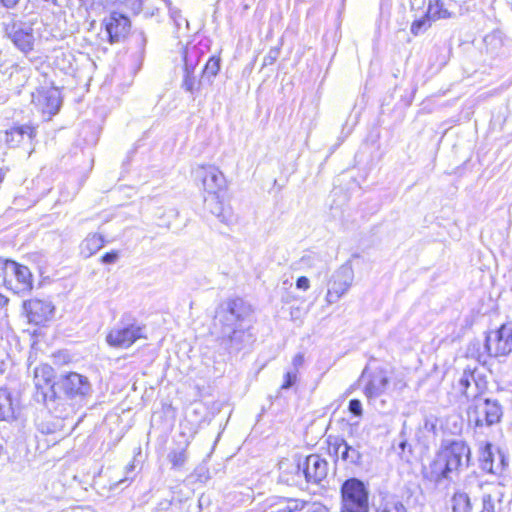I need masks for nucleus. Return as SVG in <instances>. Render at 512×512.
I'll return each mask as SVG.
<instances>
[{
  "label": "nucleus",
  "instance_id": "obj_1",
  "mask_svg": "<svg viewBox=\"0 0 512 512\" xmlns=\"http://www.w3.org/2000/svg\"><path fill=\"white\" fill-rule=\"evenodd\" d=\"M252 310L241 298L228 299L216 309L215 327L218 337L229 353H237L251 346L255 341L251 331Z\"/></svg>",
  "mask_w": 512,
  "mask_h": 512
},
{
  "label": "nucleus",
  "instance_id": "obj_2",
  "mask_svg": "<svg viewBox=\"0 0 512 512\" xmlns=\"http://www.w3.org/2000/svg\"><path fill=\"white\" fill-rule=\"evenodd\" d=\"M470 461L471 449L465 441L459 439L443 441L424 474L425 478L435 483L451 480L453 475H458L467 468Z\"/></svg>",
  "mask_w": 512,
  "mask_h": 512
},
{
  "label": "nucleus",
  "instance_id": "obj_3",
  "mask_svg": "<svg viewBox=\"0 0 512 512\" xmlns=\"http://www.w3.org/2000/svg\"><path fill=\"white\" fill-rule=\"evenodd\" d=\"M502 416L503 406L497 399L488 397L486 391L474 397L467 407L468 422L475 427H491L499 423Z\"/></svg>",
  "mask_w": 512,
  "mask_h": 512
},
{
  "label": "nucleus",
  "instance_id": "obj_4",
  "mask_svg": "<svg viewBox=\"0 0 512 512\" xmlns=\"http://www.w3.org/2000/svg\"><path fill=\"white\" fill-rule=\"evenodd\" d=\"M340 512H369V490L358 478H349L341 485Z\"/></svg>",
  "mask_w": 512,
  "mask_h": 512
},
{
  "label": "nucleus",
  "instance_id": "obj_5",
  "mask_svg": "<svg viewBox=\"0 0 512 512\" xmlns=\"http://www.w3.org/2000/svg\"><path fill=\"white\" fill-rule=\"evenodd\" d=\"M54 369L48 364H40L34 368L33 382L35 385L34 399L49 409H55V403L60 397L55 387Z\"/></svg>",
  "mask_w": 512,
  "mask_h": 512
},
{
  "label": "nucleus",
  "instance_id": "obj_6",
  "mask_svg": "<svg viewBox=\"0 0 512 512\" xmlns=\"http://www.w3.org/2000/svg\"><path fill=\"white\" fill-rule=\"evenodd\" d=\"M141 338H146L145 326L134 319L123 318L107 334L106 342L111 347L126 349Z\"/></svg>",
  "mask_w": 512,
  "mask_h": 512
},
{
  "label": "nucleus",
  "instance_id": "obj_7",
  "mask_svg": "<svg viewBox=\"0 0 512 512\" xmlns=\"http://www.w3.org/2000/svg\"><path fill=\"white\" fill-rule=\"evenodd\" d=\"M3 279L5 287L18 295L29 293L33 288L32 273L29 268L15 261H4Z\"/></svg>",
  "mask_w": 512,
  "mask_h": 512
},
{
  "label": "nucleus",
  "instance_id": "obj_8",
  "mask_svg": "<svg viewBox=\"0 0 512 512\" xmlns=\"http://www.w3.org/2000/svg\"><path fill=\"white\" fill-rule=\"evenodd\" d=\"M5 36L23 54H28L34 49L33 24L18 19H11L4 23Z\"/></svg>",
  "mask_w": 512,
  "mask_h": 512
},
{
  "label": "nucleus",
  "instance_id": "obj_9",
  "mask_svg": "<svg viewBox=\"0 0 512 512\" xmlns=\"http://www.w3.org/2000/svg\"><path fill=\"white\" fill-rule=\"evenodd\" d=\"M57 387L66 398L78 403L83 402L92 394V385L89 379L76 372L61 375L57 380Z\"/></svg>",
  "mask_w": 512,
  "mask_h": 512
},
{
  "label": "nucleus",
  "instance_id": "obj_10",
  "mask_svg": "<svg viewBox=\"0 0 512 512\" xmlns=\"http://www.w3.org/2000/svg\"><path fill=\"white\" fill-rule=\"evenodd\" d=\"M485 351L489 357L507 356L512 352V324L504 323L485 337Z\"/></svg>",
  "mask_w": 512,
  "mask_h": 512
},
{
  "label": "nucleus",
  "instance_id": "obj_11",
  "mask_svg": "<svg viewBox=\"0 0 512 512\" xmlns=\"http://www.w3.org/2000/svg\"><path fill=\"white\" fill-rule=\"evenodd\" d=\"M31 96L32 104L46 120H51L62 106L61 92L56 87H40Z\"/></svg>",
  "mask_w": 512,
  "mask_h": 512
},
{
  "label": "nucleus",
  "instance_id": "obj_12",
  "mask_svg": "<svg viewBox=\"0 0 512 512\" xmlns=\"http://www.w3.org/2000/svg\"><path fill=\"white\" fill-rule=\"evenodd\" d=\"M354 271L352 266L344 264L340 266L331 276L328 282L326 301L328 304L336 303L352 286Z\"/></svg>",
  "mask_w": 512,
  "mask_h": 512
},
{
  "label": "nucleus",
  "instance_id": "obj_13",
  "mask_svg": "<svg viewBox=\"0 0 512 512\" xmlns=\"http://www.w3.org/2000/svg\"><path fill=\"white\" fill-rule=\"evenodd\" d=\"M296 475L303 474L305 480L311 483H320L327 476L328 462L317 454L307 456L304 461L292 465Z\"/></svg>",
  "mask_w": 512,
  "mask_h": 512
},
{
  "label": "nucleus",
  "instance_id": "obj_14",
  "mask_svg": "<svg viewBox=\"0 0 512 512\" xmlns=\"http://www.w3.org/2000/svg\"><path fill=\"white\" fill-rule=\"evenodd\" d=\"M199 58L198 50L195 47L186 48L183 52L184 74L181 82V88L189 93L193 100L199 94L202 81L194 76V70Z\"/></svg>",
  "mask_w": 512,
  "mask_h": 512
},
{
  "label": "nucleus",
  "instance_id": "obj_15",
  "mask_svg": "<svg viewBox=\"0 0 512 512\" xmlns=\"http://www.w3.org/2000/svg\"><path fill=\"white\" fill-rule=\"evenodd\" d=\"M457 390L466 397L469 403L487 390L486 381L478 374L477 368H465L457 382Z\"/></svg>",
  "mask_w": 512,
  "mask_h": 512
},
{
  "label": "nucleus",
  "instance_id": "obj_16",
  "mask_svg": "<svg viewBox=\"0 0 512 512\" xmlns=\"http://www.w3.org/2000/svg\"><path fill=\"white\" fill-rule=\"evenodd\" d=\"M482 491L480 512H501L505 497V486L501 482H481Z\"/></svg>",
  "mask_w": 512,
  "mask_h": 512
},
{
  "label": "nucleus",
  "instance_id": "obj_17",
  "mask_svg": "<svg viewBox=\"0 0 512 512\" xmlns=\"http://www.w3.org/2000/svg\"><path fill=\"white\" fill-rule=\"evenodd\" d=\"M195 176L201 181L208 195L220 194L226 188L224 174L215 166H199L195 170Z\"/></svg>",
  "mask_w": 512,
  "mask_h": 512
},
{
  "label": "nucleus",
  "instance_id": "obj_18",
  "mask_svg": "<svg viewBox=\"0 0 512 512\" xmlns=\"http://www.w3.org/2000/svg\"><path fill=\"white\" fill-rule=\"evenodd\" d=\"M23 308L30 323L42 325L49 321L54 312V306L50 301L31 299L23 302Z\"/></svg>",
  "mask_w": 512,
  "mask_h": 512
},
{
  "label": "nucleus",
  "instance_id": "obj_19",
  "mask_svg": "<svg viewBox=\"0 0 512 512\" xmlns=\"http://www.w3.org/2000/svg\"><path fill=\"white\" fill-rule=\"evenodd\" d=\"M104 25L111 44L123 40L131 27L129 18L118 12H112L109 17L105 18Z\"/></svg>",
  "mask_w": 512,
  "mask_h": 512
},
{
  "label": "nucleus",
  "instance_id": "obj_20",
  "mask_svg": "<svg viewBox=\"0 0 512 512\" xmlns=\"http://www.w3.org/2000/svg\"><path fill=\"white\" fill-rule=\"evenodd\" d=\"M389 385V378L383 369H376L370 375V379L365 386L364 394L369 400L380 397L386 391Z\"/></svg>",
  "mask_w": 512,
  "mask_h": 512
},
{
  "label": "nucleus",
  "instance_id": "obj_21",
  "mask_svg": "<svg viewBox=\"0 0 512 512\" xmlns=\"http://www.w3.org/2000/svg\"><path fill=\"white\" fill-rule=\"evenodd\" d=\"M205 208L224 224H230L233 220L231 207L225 206L220 194L208 195L204 199Z\"/></svg>",
  "mask_w": 512,
  "mask_h": 512
},
{
  "label": "nucleus",
  "instance_id": "obj_22",
  "mask_svg": "<svg viewBox=\"0 0 512 512\" xmlns=\"http://www.w3.org/2000/svg\"><path fill=\"white\" fill-rule=\"evenodd\" d=\"M330 446L336 455H340L343 461L355 465L361 463L362 455L359 450L349 445L344 439L336 438L334 443L330 442Z\"/></svg>",
  "mask_w": 512,
  "mask_h": 512
},
{
  "label": "nucleus",
  "instance_id": "obj_23",
  "mask_svg": "<svg viewBox=\"0 0 512 512\" xmlns=\"http://www.w3.org/2000/svg\"><path fill=\"white\" fill-rule=\"evenodd\" d=\"M35 133V128L30 125L12 127L5 133V142L10 147H16L23 141L25 136L31 139Z\"/></svg>",
  "mask_w": 512,
  "mask_h": 512
},
{
  "label": "nucleus",
  "instance_id": "obj_24",
  "mask_svg": "<svg viewBox=\"0 0 512 512\" xmlns=\"http://www.w3.org/2000/svg\"><path fill=\"white\" fill-rule=\"evenodd\" d=\"M104 242V237L101 234H88L80 245L81 254L86 258L91 257L104 246Z\"/></svg>",
  "mask_w": 512,
  "mask_h": 512
},
{
  "label": "nucleus",
  "instance_id": "obj_25",
  "mask_svg": "<svg viewBox=\"0 0 512 512\" xmlns=\"http://www.w3.org/2000/svg\"><path fill=\"white\" fill-rule=\"evenodd\" d=\"M377 512H408L404 501L397 495H389L382 499Z\"/></svg>",
  "mask_w": 512,
  "mask_h": 512
},
{
  "label": "nucleus",
  "instance_id": "obj_26",
  "mask_svg": "<svg viewBox=\"0 0 512 512\" xmlns=\"http://www.w3.org/2000/svg\"><path fill=\"white\" fill-rule=\"evenodd\" d=\"M453 512H472V502L464 491H456L451 499Z\"/></svg>",
  "mask_w": 512,
  "mask_h": 512
},
{
  "label": "nucleus",
  "instance_id": "obj_27",
  "mask_svg": "<svg viewBox=\"0 0 512 512\" xmlns=\"http://www.w3.org/2000/svg\"><path fill=\"white\" fill-rule=\"evenodd\" d=\"M480 468L491 474H497V470L494 469L493 465V453L491 443L486 442L481 448L479 454Z\"/></svg>",
  "mask_w": 512,
  "mask_h": 512
},
{
  "label": "nucleus",
  "instance_id": "obj_28",
  "mask_svg": "<svg viewBox=\"0 0 512 512\" xmlns=\"http://www.w3.org/2000/svg\"><path fill=\"white\" fill-rule=\"evenodd\" d=\"M306 502L294 498H281L278 503L274 505L275 512H297L304 509Z\"/></svg>",
  "mask_w": 512,
  "mask_h": 512
},
{
  "label": "nucleus",
  "instance_id": "obj_29",
  "mask_svg": "<svg viewBox=\"0 0 512 512\" xmlns=\"http://www.w3.org/2000/svg\"><path fill=\"white\" fill-rule=\"evenodd\" d=\"M426 13L427 17L434 21L450 17V13L444 8L441 0H429Z\"/></svg>",
  "mask_w": 512,
  "mask_h": 512
},
{
  "label": "nucleus",
  "instance_id": "obj_30",
  "mask_svg": "<svg viewBox=\"0 0 512 512\" xmlns=\"http://www.w3.org/2000/svg\"><path fill=\"white\" fill-rule=\"evenodd\" d=\"M11 394L7 389H0V421L13 417Z\"/></svg>",
  "mask_w": 512,
  "mask_h": 512
},
{
  "label": "nucleus",
  "instance_id": "obj_31",
  "mask_svg": "<svg viewBox=\"0 0 512 512\" xmlns=\"http://www.w3.org/2000/svg\"><path fill=\"white\" fill-rule=\"evenodd\" d=\"M432 21H433L432 19L427 17V13L425 12V14L423 16H421L418 19H415L412 22L411 27H410L411 33L414 36H418L419 34L423 33L431 26Z\"/></svg>",
  "mask_w": 512,
  "mask_h": 512
},
{
  "label": "nucleus",
  "instance_id": "obj_32",
  "mask_svg": "<svg viewBox=\"0 0 512 512\" xmlns=\"http://www.w3.org/2000/svg\"><path fill=\"white\" fill-rule=\"evenodd\" d=\"M485 353L481 350V342L478 340L471 341L467 347V355L475 358L479 363H486Z\"/></svg>",
  "mask_w": 512,
  "mask_h": 512
},
{
  "label": "nucleus",
  "instance_id": "obj_33",
  "mask_svg": "<svg viewBox=\"0 0 512 512\" xmlns=\"http://www.w3.org/2000/svg\"><path fill=\"white\" fill-rule=\"evenodd\" d=\"M169 9L170 19L174 22L178 30L182 29L183 26L188 27V21L183 17L181 10L175 6H172L171 2L167 3Z\"/></svg>",
  "mask_w": 512,
  "mask_h": 512
},
{
  "label": "nucleus",
  "instance_id": "obj_34",
  "mask_svg": "<svg viewBox=\"0 0 512 512\" xmlns=\"http://www.w3.org/2000/svg\"><path fill=\"white\" fill-rule=\"evenodd\" d=\"M220 70V60L214 57H211L204 69H203V77L206 78L210 83H212V78H214Z\"/></svg>",
  "mask_w": 512,
  "mask_h": 512
},
{
  "label": "nucleus",
  "instance_id": "obj_35",
  "mask_svg": "<svg viewBox=\"0 0 512 512\" xmlns=\"http://www.w3.org/2000/svg\"><path fill=\"white\" fill-rule=\"evenodd\" d=\"M168 459L174 468L182 467L187 460L186 448L182 447L171 451L168 454Z\"/></svg>",
  "mask_w": 512,
  "mask_h": 512
},
{
  "label": "nucleus",
  "instance_id": "obj_36",
  "mask_svg": "<svg viewBox=\"0 0 512 512\" xmlns=\"http://www.w3.org/2000/svg\"><path fill=\"white\" fill-rule=\"evenodd\" d=\"M127 9L132 11L134 14H138L141 12L143 5L147 2V0H120Z\"/></svg>",
  "mask_w": 512,
  "mask_h": 512
},
{
  "label": "nucleus",
  "instance_id": "obj_37",
  "mask_svg": "<svg viewBox=\"0 0 512 512\" xmlns=\"http://www.w3.org/2000/svg\"><path fill=\"white\" fill-rule=\"evenodd\" d=\"M298 380V372L289 370L284 375V381L281 385V389L286 390L291 388Z\"/></svg>",
  "mask_w": 512,
  "mask_h": 512
},
{
  "label": "nucleus",
  "instance_id": "obj_38",
  "mask_svg": "<svg viewBox=\"0 0 512 512\" xmlns=\"http://www.w3.org/2000/svg\"><path fill=\"white\" fill-rule=\"evenodd\" d=\"M348 410L356 417H361L363 415L362 403L358 399H351L349 401Z\"/></svg>",
  "mask_w": 512,
  "mask_h": 512
},
{
  "label": "nucleus",
  "instance_id": "obj_39",
  "mask_svg": "<svg viewBox=\"0 0 512 512\" xmlns=\"http://www.w3.org/2000/svg\"><path fill=\"white\" fill-rule=\"evenodd\" d=\"M280 55V49L277 47L271 48L263 59V66L272 65L275 63Z\"/></svg>",
  "mask_w": 512,
  "mask_h": 512
},
{
  "label": "nucleus",
  "instance_id": "obj_40",
  "mask_svg": "<svg viewBox=\"0 0 512 512\" xmlns=\"http://www.w3.org/2000/svg\"><path fill=\"white\" fill-rule=\"evenodd\" d=\"M119 258V254L117 251H111V252H107L105 253L102 258H101V261L104 263V264H113L115 263Z\"/></svg>",
  "mask_w": 512,
  "mask_h": 512
},
{
  "label": "nucleus",
  "instance_id": "obj_41",
  "mask_svg": "<svg viewBox=\"0 0 512 512\" xmlns=\"http://www.w3.org/2000/svg\"><path fill=\"white\" fill-rule=\"evenodd\" d=\"M423 429L427 432L435 433L436 429V419L425 417L424 423H423Z\"/></svg>",
  "mask_w": 512,
  "mask_h": 512
},
{
  "label": "nucleus",
  "instance_id": "obj_42",
  "mask_svg": "<svg viewBox=\"0 0 512 512\" xmlns=\"http://www.w3.org/2000/svg\"><path fill=\"white\" fill-rule=\"evenodd\" d=\"M304 363V355L302 353H297L292 359V366L294 371L298 372L299 368Z\"/></svg>",
  "mask_w": 512,
  "mask_h": 512
},
{
  "label": "nucleus",
  "instance_id": "obj_43",
  "mask_svg": "<svg viewBox=\"0 0 512 512\" xmlns=\"http://www.w3.org/2000/svg\"><path fill=\"white\" fill-rule=\"evenodd\" d=\"M296 287L301 290H308L310 287V281L307 277L301 276L296 281Z\"/></svg>",
  "mask_w": 512,
  "mask_h": 512
},
{
  "label": "nucleus",
  "instance_id": "obj_44",
  "mask_svg": "<svg viewBox=\"0 0 512 512\" xmlns=\"http://www.w3.org/2000/svg\"><path fill=\"white\" fill-rule=\"evenodd\" d=\"M2 5L8 9L14 8L20 0H0Z\"/></svg>",
  "mask_w": 512,
  "mask_h": 512
},
{
  "label": "nucleus",
  "instance_id": "obj_45",
  "mask_svg": "<svg viewBox=\"0 0 512 512\" xmlns=\"http://www.w3.org/2000/svg\"><path fill=\"white\" fill-rule=\"evenodd\" d=\"M311 512H329V510L325 506H323L321 504L314 503L312 505Z\"/></svg>",
  "mask_w": 512,
  "mask_h": 512
},
{
  "label": "nucleus",
  "instance_id": "obj_46",
  "mask_svg": "<svg viewBox=\"0 0 512 512\" xmlns=\"http://www.w3.org/2000/svg\"><path fill=\"white\" fill-rule=\"evenodd\" d=\"M8 303V299L0 294V310H7L6 305Z\"/></svg>",
  "mask_w": 512,
  "mask_h": 512
},
{
  "label": "nucleus",
  "instance_id": "obj_47",
  "mask_svg": "<svg viewBox=\"0 0 512 512\" xmlns=\"http://www.w3.org/2000/svg\"><path fill=\"white\" fill-rule=\"evenodd\" d=\"M4 272V262H0V285L5 286V280L3 279V273Z\"/></svg>",
  "mask_w": 512,
  "mask_h": 512
},
{
  "label": "nucleus",
  "instance_id": "obj_48",
  "mask_svg": "<svg viewBox=\"0 0 512 512\" xmlns=\"http://www.w3.org/2000/svg\"><path fill=\"white\" fill-rule=\"evenodd\" d=\"M407 446H408V443L405 440H403L399 443V448L401 449L402 452H405V449Z\"/></svg>",
  "mask_w": 512,
  "mask_h": 512
},
{
  "label": "nucleus",
  "instance_id": "obj_49",
  "mask_svg": "<svg viewBox=\"0 0 512 512\" xmlns=\"http://www.w3.org/2000/svg\"><path fill=\"white\" fill-rule=\"evenodd\" d=\"M6 172H7V169L0 168V183L5 178Z\"/></svg>",
  "mask_w": 512,
  "mask_h": 512
},
{
  "label": "nucleus",
  "instance_id": "obj_50",
  "mask_svg": "<svg viewBox=\"0 0 512 512\" xmlns=\"http://www.w3.org/2000/svg\"><path fill=\"white\" fill-rule=\"evenodd\" d=\"M310 258H311L310 256H304V257H302L301 262H302L303 264H308V263H309Z\"/></svg>",
  "mask_w": 512,
  "mask_h": 512
},
{
  "label": "nucleus",
  "instance_id": "obj_51",
  "mask_svg": "<svg viewBox=\"0 0 512 512\" xmlns=\"http://www.w3.org/2000/svg\"><path fill=\"white\" fill-rule=\"evenodd\" d=\"M501 467H500V470H503L504 466H506V462H505V459L504 457L502 456L501 457V463H500Z\"/></svg>",
  "mask_w": 512,
  "mask_h": 512
},
{
  "label": "nucleus",
  "instance_id": "obj_52",
  "mask_svg": "<svg viewBox=\"0 0 512 512\" xmlns=\"http://www.w3.org/2000/svg\"><path fill=\"white\" fill-rule=\"evenodd\" d=\"M139 35H140V37H141L142 42H143V43H145V42H146V38H145V36H144V33H143V32H141Z\"/></svg>",
  "mask_w": 512,
  "mask_h": 512
},
{
  "label": "nucleus",
  "instance_id": "obj_53",
  "mask_svg": "<svg viewBox=\"0 0 512 512\" xmlns=\"http://www.w3.org/2000/svg\"><path fill=\"white\" fill-rule=\"evenodd\" d=\"M281 478H282V480H283V481H285V482H287V483H289V481H290V479H289V478H284V475H283V474L281 475Z\"/></svg>",
  "mask_w": 512,
  "mask_h": 512
},
{
  "label": "nucleus",
  "instance_id": "obj_54",
  "mask_svg": "<svg viewBox=\"0 0 512 512\" xmlns=\"http://www.w3.org/2000/svg\"><path fill=\"white\" fill-rule=\"evenodd\" d=\"M118 0H106L107 3H115L117 2Z\"/></svg>",
  "mask_w": 512,
  "mask_h": 512
},
{
  "label": "nucleus",
  "instance_id": "obj_55",
  "mask_svg": "<svg viewBox=\"0 0 512 512\" xmlns=\"http://www.w3.org/2000/svg\"><path fill=\"white\" fill-rule=\"evenodd\" d=\"M2 366H3V362H0V373L3 372V367Z\"/></svg>",
  "mask_w": 512,
  "mask_h": 512
},
{
  "label": "nucleus",
  "instance_id": "obj_56",
  "mask_svg": "<svg viewBox=\"0 0 512 512\" xmlns=\"http://www.w3.org/2000/svg\"><path fill=\"white\" fill-rule=\"evenodd\" d=\"M296 483H297V481L292 479V484H296Z\"/></svg>",
  "mask_w": 512,
  "mask_h": 512
}]
</instances>
